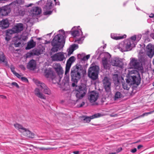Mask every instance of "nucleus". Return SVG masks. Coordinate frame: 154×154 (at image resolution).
Listing matches in <instances>:
<instances>
[{
    "label": "nucleus",
    "instance_id": "f257e3e1",
    "mask_svg": "<svg viewBox=\"0 0 154 154\" xmlns=\"http://www.w3.org/2000/svg\"><path fill=\"white\" fill-rule=\"evenodd\" d=\"M86 74L85 68L79 64H77L72 67L70 73L72 84L73 87H75V92L76 97L78 99H82L85 95L87 89L86 87L83 85L77 86L76 84L81 79L82 75H84Z\"/></svg>",
    "mask_w": 154,
    "mask_h": 154
},
{
    "label": "nucleus",
    "instance_id": "f03ea898",
    "mask_svg": "<svg viewBox=\"0 0 154 154\" xmlns=\"http://www.w3.org/2000/svg\"><path fill=\"white\" fill-rule=\"evenodd\" d=\"M59 34L55 36L51 42L52 46L51 49V52H57L60 50L64 47L65 42L66 33L63 29H60Z\"/></svg>",
    "mask_w": 154,
    "mask_h": 154
},
{
    "label": "nucleus",
    "instance_id": "7ed1b4c3",
    "mask_svg": "<svg viewBox=\"0 0 154 154\" xmlns=\"http://www.w3.org/2000/svg\"><path fill=\"white\" fill-rule=\"evenodd\" d=\"M140 77L139 74L136 76L134 74L129 75L126 80V82H122V87L125 90H128L132 84L139 85L140 82Z\"/></svg>",
    "mask_w": 154,
    "mask_h": 154
},
{
    "label": "nucleus",
    "instance_id": "20e7f679",
    "mask_svg": "<svg viewBox=\"0 0 154 154\" xmlns=\"http://www.w3.org/2000/svg\"><path fill=\"white\" fill-rule=\"evenodd\" d=\"M135 46V43L130 38L120 42L117 48L120 51L123 52L130 51Z\"/></svg>",
    "mask_w": 154,
    "mask_h": 154
},
{
    "label": "nucleus",
    "instance_id": "39448f33",
    "mask_svg": "<svg viewBox=\"0 0 154 154\" xmlns=\"http://www.w3.org/2000/svg\"><path fill=\"white\" fill-rule=\"evenodd\" d=\"M99 67L97 66L90 67L88 69V75L92 79L94 80L97 79Z\"/></svg>",
    "mask_w": 154,
    "mask_h": 154
},
{
    "label": "nucleus",
    "instance_id": "423d86ee",
    "mask_svg": "<svg viewBox=\"0 0 154 154\" xmlns=\"http://www.w3.org/2000/svg\"><path fill=\"white\" fill-rule=\"evenodd\" d=\"M130 66L131 68L141 70L142 68V65L139 60L137 59L133 58H131Z\"/></svg>",
    "mask_w": 154,
    "mask_h": 154
},
{
    "label": "nucleus",
    "instance_id": "0eeeda50",
    "mask_svg": "<svg viewBox=\"0 0 154 154\" xmlns=\"http://www.w3.org/2000/svg\"><path fill=\"white\" fill-rule=\"evenodd\" d=\"M64 54H66L63 52H59L57 53L51 57V58L54 61H62L63 60H65L66 58Z\"/></svg>",
    "mask_w": 154,
    "mask_h": 154
},
{
    "label": "nucleus",
    "instance_id": "6e6552de",
    "mask_svg": "<svg viewBox=\"0 0 154 154\" xmlns=\"http://www.w3.org/2000/svg\"><path fill=\"white\" fill-rule=\"evenodd\" d=\"M103 84L106 91L108 93L111 92V83L109 79L107 77H105L103 81Z\"/></svg>",
    "mask_w": 154,
    "mask_h": 154
},
{
    "label": "nucleus",
    "instance_id": "1a4fd4ad",
    "mask_svg": "<svg viewBox=\"0 0 154 154\" xmlns=\"http://www.w3.org/2000/svg\"><path fill=\"white\" fill-rule=\"evenodd\" d=\"M52 1L50 0L48 1V3L43 8L44 11L43 14L44 15H50L52 14V11L49 10L52 8Z\"/></svg>",
    "mask_w": 154,
    "mask_h": 154
},
{
    "label": "nucleus",
    "instance_id": "9d476101",
    "mask_svg": "<svg viewBox=\"0 0 154 154\" xmlns=\"http://www.w3.org/2000/svg\"><path fill=\"white\" fill-rule=\"evenodd\" d=\"M23 29H7L6 33L5 40L8 42L11 38V35L13 33H18L20 32Z\"/></svg>",
    "mask_w": 154,
    "mask_h": 154
},
{
    "label": "nucleus",
    "instance_id": "9b49d317",
    "mask_svg": "<svg viewBox=\"0 0 154 154\" xmlns=\"http://www.w3.org/2000/svg\"><path fill=\"white\" fill-rule=\"evenodd\" d=\"M112 66L118 67L122 68L123 66V62L121 59L115 57L112 59L111 62Z\"/></svg>",
    "mask_w": 154,
    "mask_h": 154
},
{
    "label": "nucleus",
    "instance_id": "f8f14e48",
    "mask_svg": "<svg viewBox=\"0 0 154 154\" xmlns=\"http://www.w3.org/2000/svg\"><path fill=\"white\" fill-rule=\"evenodd\" d=\"M99 93L96 91H92L90 92L88 95V99L91 103L95 102L99 97Z\"/></svg>",
    "mask_w": 154,
    "mask_h": 154
},
{
    "label": "nucleus",
    "instance_id": "ddd939ff",
    "mask_svg": "<svg viewBox=\"0 0 154 154\" xmlns=\"http://www.w3.org/2000/svg\"><path fill=\"white\" fill-rule=\"evenodd\" d=\"M54 67L55 71L59 76L60 78H61L63 73V70L60 64L59 63H55L54 65Z\"/></svg>",
    "mask_w": 154,
    "mask_h": 154
},
{
    "label": "nucleus",
    "instance_id": "4468645a",
    "mask_svg": "<svg viewBox=\"0 0 154 154\" xmlns=\"http://www.w3.org/2000/svg\"><path fill=\"white\" fill-rule=\"evenodd\" d=\"M45 75L46 78H50L53 80L55 77V73L52 69L49 68L45 69Z\"/></svg>",
    "mask_w": 154,
    "mask_h": 154
},
{
    "label": "nucleus",
    "instance_id": "2eb2a0df",
    "mask_svg": "<svg viewBox=\"0 0 154 154\" xmlns=\"http://www.w3.org/2000/svg\"><path fill=\"white\" fill-rule=\"evenodd\" d=\"M146 51L148 56L152 58L154 55V45L151 44L148 45L146 47Z\"/></svg>",
    "mask_w": 154,
    "mask_h": 154
},
{
    "label": "nucleus",
    "instance_id": "dca6fc26",
    "mask_svg": "<svg viewBox=\"0 0 154 154\" xmlns=\"http://www.w3.org/2000/svg\"><path fill=\"white\" fill-rule=\"evenodd\" d=\"M75 57L72 56L70 57L67 61L66 67L65 75L69 72L72 64L75 61Z\"/></svg>",
    "mask_w": 154,
    "mask_h": 154
},
{
    "label": "nucleus",
    "instance_id": "f3484780",
    "mask_svg": "<svg viewBox=\"0 0 154 154\" xmlns=\"http://www.w3.org/2000/svg\"><path fill=\"white\" fill-rule=\"evenodd\" d=\"M1 16H7L11 11V9L9 6H5L2 7Z\"/></svg>",
    "mask_w": 154,
    "mask_h": 154
},
{
    "label": "nucleus",
    "instance_id": "a211bd4d",
    "mask_svg": "<svg viewBox=\"0 0 154 154\" xmlns=\"http://www.w3.org/2000/svg\"><path fill=\"white\" fill-rule=\"evenodd\" d=\"M102 115L100 113H98L90 117L87 116H84L83 117V120L85 121V122L88 123L90 122L91 119L100 117Z\"/></svg>",
    "mask_w": 154,
    "mask_h": 154
},
{
    "label": "nucleus",
    "instance_id": "6ab92c4d",
    "mask_svg": "<svg viewBox=\"0 0 154 154\" xmlns=\"http://www.w3.org/2000/svg\"><path fill=\"white\" fill-rule=\"evenodd\" d=\"M28 69L31 70H34L36 69V62L35 60H30L27 66Z\"/></svg>",
    "mask_w": 154,
    "mask_h": 154
},
{
    "label": "nucleus",
    "instance_id": "aec40b11",
    "mask_svg": "<svg viewBox=\"0 0 154 154\" xmlns=\"http://www.w3.org/2000/svg\"><path fill=\"white\" fill-rule=\"evenodd\" d=\"M34 94L37 97L41 99L44 100L46 99L45 95L40 92L39 89L38 88H36L35 89Z\"/></svg>",
    "mask_w": 154,
    "mask_h": 154
},
{
    "label": "nucleus",
    "instance_id": "412c9836",
    "mask_svg": "<svg viewBox=\"0 0 154 154\" xmlns=\"http://www.w3.org/2000/svg\"><path fill=\"white\" fill-rule=\"evenodd\" d=\"M31 11L32 14V16L35 17L40 14L41 12V10L39 7H35L32 8Z\"/></svg>",
    "mask_w": 154,
    "mask_h": 154
},
{
    "label": "nucleus",
    "instance_id": "4be33fe9",
    "mask_svg": "<svg viewBox=\"0 0 154 154\" xmlns=\"http://www.w3.org/2000/svg\"><path fill=\"white\" fill-rule=\"evenodd\" d=\"M9 25V23L7 19H3L0 21V27L6 29L8 28Z\"/></svg>",
    "mask_w": 154,
    "mask_h": 154
},
{
    "label": "nucleus",
    "instance_id": "5701e85b",
    "mask_svg": "<svg viewBox=\"0 0 154 154\" xmlns=\"http://www.w3.org/2000/svg\"><path fill=\"white\" fill-rule=\"evenodd\" d=\"M23 134L24 135L29 138H34L35 136V134L31 132L30 131L26 128L25 129V131H24Z\"/></svg>",
    "mask_w": 154,
    "mask_h": 154
},
{
    "label": "nucleus",
    "instance_id": "b1692460",
    "mask_svg": "<svg viewBox=\"0 0 154 154\" xmlns=\"http://www.w3.org/2000/svg\"><path fill=\"white\" fill-rule=\"evenodd\" d=\"M126 37V35H120L114 33H112L111 34V38L112 39L116 40H118L125 38Z\"/></svg>",
    "mask_w": 154,
    "mask_h": 154
},
{
    "label": "nucleus",
    "instance_id": "393cba45",
    "mask_svg": "<svg viewBox=\"0 0 154 154\" xmlns=\"http://www.w3.org/2000/svg\"><path fill=\"white\" fill-rule=\"evenodd\" d=\"M141 35L140 34L137 35H134L130 37L132 40L135 43V45L141 39Z\"/></svg>",
    "mask_w": 154,
    "mask_h": 154
},
{
    "label": "nucleus",
    "instance_id": "a878e982",
    "mask_svg": "<svg viewBox=\"0 0 154 154\" xmlns=\"http://www.w3.org/2000/svg\"><path fill=\"white\" fill-rule=\"evenodd\" d=\"M34 82L39 88H41L42 91L47 86L44 83L41 82L38 80H35Z\"/></svg>",
    "mask_w": 154,
    "mask_h": 154
},
{
    "label": "nucleus",
    "instance_id": "bb28decb",
    "mask_svg": "<svg viewBox=\"0 0 154 154\" xmlns=\"http://www.w3.org/2000/svg\"><path fill=\"white\" fill-rule=\"evenodd\" d=\"M39 54L36 50L34 49L32 51L27 53L26 54V58H29L34 55H38Z\"/></svg>",
    "mask_w": 154,
    "mask_h": 154
},
{
    "label": "nucleus",
    "instance_id": "cd10ccee",
    "mask_svg": "<svg viewBox=\"0 0 154 154\" xmlns=\"http://www.w3.org/2000/svg\"><path fill=\"white\" fill-rule=\"evenodd\" d=\"M14 11L17 16L23 15L24 14V12L20 8L18 7L14 8Z\"/></svg>",
    "mask_w": 154,
    "mask_h": 154
},
{
    "label": "nucleus",
    "instance_id": "c85d7f7f",
    "mask_svg": "<svg viewBox=\"0 0 154 154\" xmlns=\"http://www.w3.org/2000/svg\"><path fill=\"white\" fill-rule=\"evenodd\" d=\"M14 126L16 128L18 129L21 133L22 134L23 133V132L24 131H25V130L26 129V128H24L22 125L18 123L14 124Z\"/></svg>",
    "mask_w": 154,
    "mask_h": 154
},
{
    "label": "nucleus",
    "instance_id": "c756f323",
    "mask_svg": "<svg viewBox=\"0 0 154 154\" xmlns=\"http://www.w3.org/2000/svg\"><path fill=\"white\" fill-rule=\"evenodd\" d=\"M3 63L6 66L8 65L6 57L3 53H0V63Z\"/></svg>",
    "mask_w": 154,
    "mask_h": 154
},
{
    "label": "nucleus",
    "instance_id": "7c9ffc66",
    "mask_svg": "<svg viewBox=\"0 0 154 154\" xmlns=\"http://www.w3.org/2000/svg\"><path fill=\"white\" fill-rule=\"evenodd\" d=\"M35 45V42H34L33 40H32L28 42L27 46L26 48V50L30 49L34 47Z\"/></svg>",
    "mask_w": 154,
    "mask_h": 154
},
{
    "label": "nucleus",
    "instance_id": "2f4dec72",
    "mask_svg": "<svg viewBox=\"0 0 154 154\" xmlns=\"http://www.w3.org/2000/svg\"><path fill=\"white\" fill-rule=\"evenodd\" d=\"M102 63L103 67L105 69H108L109 67V65L108 63V60L106 58L104 57L102 59Z\"/></svg>",
    "mask_w": 154,
    "mask_h": 154
},
{
    "label": "nucleus",
    "instance_id": "473e14b6",
    "mask_svg": "<svg viewBox=\"0 0 154 154\" xmlns=\"http://www.w3.org/2000/svg\"><path fill=\"white\" fill-rule=\"evenodd\" d=\"M123 97L122 94L119 91H117L115 94L113 99L115 101L118 100Z\"/></svg>",
    "mask_w": 154,
    "mask_h": 154
},
{
    "label": "nucleus",
    "instance_id": "72a5a7b5",
    "mask_svg": "<svg viewBox=\"0 0 154 154\" xmlns=\"http://www.w3.org/2000/svg\"><path fill=\"white\" fill-rule=\"evenodd\" d=\"M83 56V54H78L77 56L78 58L79 59H81L82 61H85L88 60L90 57V55L88 54L85 56L83 57L82 58V57Z\"/></svg>",
    "mask_w": 154,
    "mask_h": 154
},
{
    "label": "nucleus",
    "instance_id": "f704fd0d",
    "mask_svg": "<svg viewBox=\"0 0 154 154\" xmlns=\"http://www.w3.org/2000/svg\"><path fill=\"white\" fill-rule=\"evenodd\" d=\"M42 91L44 94H46L50 95L51 94V90L47 86L45 87Z\"/></svg>",
    "mask_w": 154,
    "mask_h": 154
},
{
    "label": "nucleus",
    "instance_id": "c9c22d12",
    "mask_svg": "<svg viewBox=\"0 0 154 154\" xmlns=\"http://www.w3.org/2000/svg\"><path fill=\"white\" fill-rule=\"evenodd\" d=\"M112 79L115 82V83H119L120 82V77H119L117 74H114L112 76Z\"/></svg>",
    "mask_w": 154,
    "mask_h": 154
},
{
    "label": "nucleus",
    "instance_id": "e433bc0d",
    "mask_svg": "<svg viewBox=\"0 0 154 154\" xmlns=\"http://www.w3.org/2000/svg\"><path fill=\"white\" fill-rule=\"evenodd\" d=\"M23 24L22 23H17L12 29H23Z\"/></svg>",
    "mask_w": 154,
    "mask_h": 154
},
{
    "label": "nucleus",
    "instance_id": "4c0bfd02",
    "mask_svg": "<svg viewBox=\"0 0 154 154\" xmlns=\"http://www.w3.org/2000/svg\"><path fill=\"white\" fill-rule=\"evenodd\" d=\"M23 1L22 0H16L15 1L13 2L12 4H15L16 5L19 6L23 3Z\"/></svg>",
    "mask_w": 154,
    "mask_h": 154
},
{
    "label": "nucleus",
    "instance_id": "58836bf2",
    "mask_svg": "<svg viewBox=\"0 0 154 154\" xmlns=\"http://www.w3.org/2000/svg\"><path fill=\"white\" fill-rule=\"evenodd\" d=\"M153 112H149L143 113L142 115H140V116H139L138 117L135 118L134 119H137L138 118H140L144 117L145 116H147L148 115L151 114Z\"/></svg>",
    "mask_w": 154,
    "mask_h": 154
},
{
    "label": "nucleus",
    "instance_id": "ea45409f",
    "mask_svg": "<svg viewBox=\"0 0 154 154\" xmlns=\"http://www.w3.org/2000/svg\"><path fill=\"white\" fill-rule=\"evenodd\" d=\"M72 34L74 37L78 36L79 35V31L78 30H75L72 32Z\"/></svg>",
    "mask_w": 154,
    "mask_h": 154
},
{
    "label": "nucleus",
    "instance_id": "a19ab883",
    "mask_svg": "<svg viewBox=\"0 0 154 154\" xmlns=\"http://www.w3.org/2000/svg\"><path fill=\"white\" fill-rule=\"evenodd\" d=\"M19 40H22L24 41L26 40L28 38V37L27 36L25 35H21V36L18 38Z\"/></svg>",
    "mask_w": 154,
    "mask_h": 154
},
{
    "label": "nucleus",
    "instance_id": "79ce46f5",
    "mask_svg": "<svg viewBox=\"0 0 154 154\" xmlns=\"http://www.w3.org/2000/svg\"><path fill=\"white\" fill-rule=\"evenodd\" d=\"M85 38V37L84 36L77 39V42L78 43L80 44H82Z\"/></svg>",
    "mask_w": 154,
    "mask_h": 154
},
{
    "label": "nucleus",
    "instance_id": "37998d69",
    "mask_svg": "<svg viewBox=\"0 0 154 154\" xmlns=\"http://www.w3.org/2000/svg\"><path fill=\"white\" fill-rule=\"evenodd\" d=\"M75 49H73L72 48H70L69 49L68 51V52L67 55L68 56H69L71 54H72L73 52L74 51Z\"/></svg>",
    "mask_w": 154,
    "mask_h": 154
},
{
    "label": "nucleus",
    "instance_id": "c03bdc74",
    "mask_svg": "<svg viewBox=\"0 0 154 154\" xmlns=\"http://www.w3.org/2000/svg\"><path fill=\"white\" fill-rule=\"evenodd\" d=\"M10 69L11 70V71L12 72L13 74L14 75L16 72L15 71V67L13 65H11L10 66Z\"/></svg>",
    "mask_w": 154,
    "mask_h": 154
},
{
    "label": "nucleus",
    "instance_id": "a18cd8bd",
    "mask_svg": "<svg viewBox=\"0 0 154 154\" xmlns=\"http://www.w3.org/2000/svg\"><path fill=\"white\" fill-rule=\"evenodd\" d=\"M21 44V42L20 41L18 42L17 41H16L14 43L15 46L16 47H18L20 46V45Z\"/></svg>",
    "mask_w": 154,
    "mask_h": 154
},
{
    "label": "nucleus",
    "instance_id": "49530a36",
    "mask_svg": "<svg viewBox=\"0 0 154 154\" xmlns=\"http://www.w3.org/2000/svg\"><path fill=\"white\" fill-rule=\"evenodd\" d=\"M21 80L23 82H28V79L26 77H21Z\"/></svg>",
    "mask_w": 154,
    "mask_h": 154
},
{
    "label": "nucleus",
    "instance_id": "de8ad7c7",
    "mask_svg": "<svg viewBox=\"0 0 154 154\" xmlns=\"http://www.w3.org/2000/svg\"><path fill=\"white\" fill-rule=\"evenodd\" d=\"M11 85H12L14 86H16L17 88H19V86L18 84L16 82H13L11 83Z\"/></svg>",
    "mask_w": 154,
    "mask_h": 154
},
{
    "label": "nucleus",
    "instance_id": "09e8293b",
    "mask_svg": "<svg viewBox=\"0 0 154 154\" xmlns=\"http://www.w3.org/2000/svg\"><path fill=\"white\" fill-rule=\"evenodd\" d=\"M150 37L154 39V29H153L150 35Z\"/></svg>",
    "mask_w": 154,
    "mask_h": 154
},
{
    "label": "nucleus",
    "instance_id": "8fccbe9b",
    "mask_svg": "<svg viewBox=\"0 0 154 154\" xmlns=\"http://www.w3.org/2000/svg\"><path fill=\"white\" fill-rule=\"evenodd\" d=\"M38 148L40 150H48V149H49V148H45L44 147H41L39 148Z\"/></svg>",
    "mask_w": 154,
    "mask_h": 154
},
{
    "label": "nucleus",
    "instance_id": "3c124183",
    "mask_svg": "<svg viewBox=\"0 0 154 154\" xmlns=\"http://www.w3.org/2000/svg\"><path fill=\"white\" fill-rule=\"evenodd\" d=\"M72 48L73 49H75V50L76 49H77L78 48V46L77 45H72Z\"/></svg>",
    "mask_w": 154,
    "mask_h": 154
},
{
    "label": "nucleus",
    "instance_id": "603ef678",
    "mask_svg": "<svg viewBox=\"0 0 154 154\" xmlns=\"http://www.w3.org/2000/svg\"><path fill=\"white\" fill-rule=\"evenodd\" d=\"M55 5H60V2L58 0H54Z\"/></svg>",
    "mask_w": 154,
    "mask_h": 154
},
{
    "label": "nucleus",
    "instance_id": "864d4df0",
    "mask_svg": "<svg viewBox=\"0 0 154 154\" xmlns=\"http://www.w3.org/2000/svg\"><path fill=\"white\" fill-rule=\"evenodd\" d=\"M16 76H17L18 78H21V75L17 72L14 74Z\"/></svg>",
    "mask_w": 154,
    "mask_h": 154
},
{
    "label": "nucleus",
    "instance_id": "5fc2aeb1",
    "mask_svg": "<svg viewBox=\"0 0 154 154\" xmlns=\"http://www.w3.org/2000/svg\"><path fill=\"white\" fill-rule=\"evenodd\" d=\"M137 150L136 148H134V149H131V152L132 153H134L136 152Z\"/></svg>",
    "mask_w": 154,
    "mask_h": 154
},
{
    "label": "nucleus",
    "instance_id": "6e6d98bb",
    "mask_svg": "<svg viewBox=\"0 0 154 154\" xmlns=\"http://www.w3.org/2000/svg\"><path fill=\"white\" fill-rule=\"evenodd\" d=\"M20 68L22 69L23 70H25L26 69V68L24 65H21L20 66Z\"/></svg>",
    "mask_w": 154,
    "mask_h": 154
},
{
    "label": "nucleus",
    "instance_id": "4d7b16f0",
    "mask_svg": "<svg viewBox=\"0 0 154 154\" xmlns=\"http://www.w3.org/2000/svg\"><path fill=\"white\" fill-rule=\"evenodd\" d=\"M85 104V103L84 102H82V103H81L80 105L79 106V107H82L83 106H84Z\"/></svg>",
    "mask_w": 154,
    "mask_h": 154
},
{
    "label": "nucleus",
    "instance_id": "13d9d810",
    "mask_svg": "<svg viewBox=\"0 0 154 154\" xmlns=\"http://www.w3.org/2000/svg\"><path fill=\"white\" fill-rule=\"evenodd\" d=\"M80 26H74L73 27L72 29H78L79 28H80Z\"/></svg>",
    "mask_w": 154,
    "mask_h": 154
},
{
    "label": "nucleus",
    "instance_id": "bf43d9fd",
    "mask_svg": "<svg viewBox=\"0 0 154 154\" xmlns=\"http://www.w3.org/2000/svg\"><path fill=\"white\" fill-rule=\"evenodd\" d=\"M143 146L142 145H139L137 147L138 149H140L141 148L143 147Z\"/></svg>",
    "mask_w": 154,
    "mask_h": 154
},
{
    "label": "nucleus",
    "instance_id": "052dcab7",
    "mask_svg": "<svg viewBox=\"0 0 154 154\" xmlns=\"http://www.w3.org/2000/svg\"><path fill=\"white\" fill-rule=\"evenodd\" d=\"M73 153L75 154H78L79 153V151H75L73 152Z\"/></svg>",
    "mask_w": 154,
    "mask_h": 154
},
{
    "label": "nucleus",
    "instance_id": "680f3d73",
    "mask_svg": "<svg viewBox=\"0 0 154 154\" xmlns=\"http://www.w3.org/2000/svg\"><path fill=\"white\" fill-rule=\"evenodd\" d=\"M154 14H151L149 16V17L151 18H152L154 17Z\"/></svg>",
    "mask_w": 154,
    "mask_h": 154
},
{
    "label": "nucleus",
    "instance_id": "e2e57ef3",
    "mask_svg": "<svg viewBox=\"0 0 154 154\" xmlns=\"http://www.w3.org/2000/svg\"><path fill=\"white\" fill-rule=\"evenodd\" d=\"M0 96L3 99H6L7 97L6 96H4V95H0Z\"/></svg>",
    "mask_w": 154,
    "mask_h": 154
},
{
    "label": "nucleus",
    "instance_id": "0e129e2a",
    "mask_svg": "<svg viewBox=\"0 0 154 154\" xmlns=\"http://www.w3.org/2000/svg\"><path fill=\"white\" fill-rule=\"evenodd\" d=\"M149 31L148 30V31H147V32H145V35H147L149 34Z\"/></svg>",
    "mask_w": 154,
    "mask_h": 154
},
{
    "label": "nucleus",
    "instance_id": "69168bd1",
    "mask_svg": "<svg viewBox=\"0 0 154 154\" xmlns=\"http://www.w3.org/2000/svg\"><path fill=\"white\" fill-rule=\"evenodd\" d=\"M2 7L0 8V17L1 16Z\"/></svg>",
    "mask_w": 154,
    "mask_h": 154
},
{
    "label": "nucleus",
    "instance_id": "338daca9",
    "mask_svg": "<svg viewBox=\"0 0 154 154\" xmlns=\"http://www.w3.org/2000/svg\"><path fill=\"white\" fill-rule=\"evenodd\" d=\"M50 42L49 41H45V44H48V43H50Z\"/></svg>",
    "mask_w": 154,
    "mask_h": 154
},
{
    "label": "nucleus",
    "instance_id": "774afa93",
    "mask_svg": "<svg viewBox=\"0 0 154 154\" xmlns=\"http://www.w3.org/2000/svg\"><path fill=\"white\" fill-rule=\"evenodd\" d=\"M32 5V4H29L27 6V7H29L31 6Z\"/></svg>",
    "mask_w": 154,
    "mask_h": 154
}]
</instances>
